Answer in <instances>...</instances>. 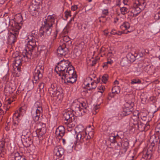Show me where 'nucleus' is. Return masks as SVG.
I'll use <instances>...</instances> for the list:
<instances>
[{"instance_id":"nucleus-2","label":"nucleus","mask_w":160,"mask_h":160,"mask_svg":"<svg viewBox=\"0 0 160 160\" xmlns=\"http://www.w3.org/2000/svg\"><path fill=\"white\" fill-rule=\"evenodd\" d=\"M71 108L72 109H69L66 110L63 115L65 118L64 123L69 128L72 127L71 123L75 121L76 115L81 116L84 113L87 112L86 108L84 109L80 108V104L78 102H73Z\"/></svg>"},{"instance_id":"nucleus-34","label":"nucleus","mask_w":160,"mask_h":160,"mask_svg":"<svg viewBox=\"0 0 160 160\" xmlns=\"http://www.w3.org/2000/svg\"><path fill=\"white\" fill-rule=\"evenodd\" d=\"M128 60L127 58H123L122 60L120 62L121 65L122 66H125L128 65Z\"/></svg>"},{"instance_id":"nucleus-52","label":"nucleus","mask_w":160,"mask_h":160,"mask_svg":"<svg viewBox=\"0 0 160 160\" xmlns=\"http://www.w3.org/2000/svg\"><path fill=\"white\" fill-rule=\"evenodd\" d=\"M78 6L74 5L72 6L71 7V9L72 11H75L78 9Z\"/></svg>"},{"instance_id":"nucleus-39","label":"nucleus","mask_w":160,"mask_h":160,"mask_svg":"<svg viewBox=\"0 0 160 160\" xmlns=\"http://www.w3.org/2000/svg\"><path fill=\"white\" fill-rule=\"evenodd\" d=\"M156 139H157L158 151L160 152V138L156 137Z\"/></svg>"},{"instance_id":"nucleus-12","label":"nucleus","mask_w":160,"mask_h":160,"mask_svg":"<svg viewBox=\"0 0 160 160\" xmlns=\"http://www.w3.org/2000/svg\"><path fill=\"white\" fill-rule=\"evenodd\" d=\"M93 134V131L89 132L88 134L85 131H79L76 135V139L78 142H80L81 143L86 142V143H87L89 142V139L91 138V136Z\"/></svg>"},{"instance_id":"nucleus-55","label":"nucleus","mask_w":160,"mask_h":160,"mask_svg":"<svg viewBox=\"0 0 160 160\" xmlns=\"http://www.w3.org/2000/svg\"><path fill=\"white\" fill-rule=\"evenodd\" d=\"M156 3H157V5L159 7L158 8L160 7V0H156Z\"/></svg>"},{"instance_id":"nucleus-11","label":"nucleus","mask_w":160,"mask_h":160,"mask_svg":"<svg viewBox=\"0 0 160 160\" xmlns=\"http://www.w3.org/2000/svg\"><path fill=\"white\" fill-rule=\"evenodd\" d=\"M146 3L144 0H136L133 6L132 12L137 15L145 8Z\"/></svg>"},{"instance_id":"nucleus-10","label":"nucleus","mask_w":160,"mask_h":160,"mask_svg":"<svg viewBox=\"0 0 160 160\" xmlns=\"http://www.w3.org/2000/svg\"><path fill=\"white\" fill-rule=\"evenodd\" d=\"M48 92L51 97H56L60 99L63 96V90L60 88H58L55 84H52L49 88Z\"/></svg>"},{"instance_id":"nucleus-21","label":"nucleus","mask_w":160,"mask_h":160,"mask_svg":"<svg viewBox=\"0 0 160 160\" xmlns=\"http://www.w3.org/2000/svg\"><path fill=\"white\" fill-rule=\"evenodd\" d=\"M68 52V49L66 48V45H63L59 46L57 50V52L58 55L64 56Z\"/></svg>"},{"instance_id":"nucleus-30","label":"nucleus","mask_w":160,"mask_h":160,"mask_svg":"<svg viewBox=\"0 0 160 160\" xmlns=\"http://www.w3.org/2000/svg\"><path fill=\"white\" fill-rule=\"evenodd\" d=\"M120 91L119 87L118 86H115L112 87V92L116 94L119 93Z\"/></svg>"},{"instance_id":"nucleus-6","label":"nucleus","mask_w":160,"mask_h":160,"mask_svg":"<svg viewBox=\"0 0 160 160\" xmlns=\"http://www.w3.org/2000/svg\"><path fill=\"white\" fill-rule=\"evenodd\" d=\"M12 21L11 28L8 33V42L11 44H14L16 41L19 33V30L21 28L18 23L13 20Z\"/></svg>"},{"instance_id":"nucleus-51","label":"nucleus","mask_w":160,"mask_h":160,"mask_svg":"<svg viewBox=\"0 0 160 160\" xmlns=\"http://www.w3.org/2000/svg\"><path fill=\"white\" fill-rule=\"evenodd\" d=\"M42 0H32V1H34L36 3L39 5L42 3Z\"/></svg>"},{"instance_id":"nucleus-16","label":"nucleus","mask_w":160,"mask_h":160,"mask_svg":"<svg viewBox=\"0 0 160 160\" xmlns=\"http://www.w3.org/2000/svg\"><path fill=\"white\" fill-rule=\"evenodd\" d=\"M64 149L60 146H58L54 148V158L56 160H62V159H60V158L64 154Z\"/></svg>"},{"instance_id":"nucleus-9","label":"nucleus","mask_w":160,"mask_h":160,"mask_svg":"<svg viewBox=\"0 0 160 160\" xmlns=\"http://www.w3.org/2000/svg\"><path fill=\"white\" fill-rule=\"evenodd\" d=\"M120 132H119L116 135H111L109 138V141L111 142L112 148L115 150H120L121 149L122 143L121 141L123 135H121Z\"/></svg>"},{"instance_id":"nucleus-3","label":"nucleus","mask_w":160,"mask_h":160,"mask_svg":"<svg viewBox=\"0 0 160 160\" xmlns=\"http://www.w3.org/2000/svg\"><path fill=\"white\" fill-rule=\"evenodd\" d=\"M42 112V109L41 103L39 102H36L34 104L31 113L34 122L37 124L40 123L42 126V128L37 129L36 131V133L38 137H41L44 135L46 131V124L42 123H40L41 120L40 119V116Z\"/></svg>"},{"instance_id":"nucleus-28","label":"nucleus","mask_w":160,"mask_h":160,"mask_svg":"<svg viewBox=\"0 0 160 160\" xmlns=\"http://www.w3.org/2000/svg\"><path fill=\"white\" fill-rule=\"evenodd\" d=\"M127 58L131 62H134L135 60V56L132 53H128L126 56Z\"/></svg>"},{"instance_id":"nucleus-22","label":"nucleus","mask_w":160,"mask_h":160,"mask_svg":"<svg viewBox=\"0 0 160 160\" xmlns=\"http://www.w3.org/2000/svg\"><path fill=\"white\" fill-rule=\"evenodd\" d=\"M150 127V126L149 123H144L140 121L139 124H138L135 129H138L141 131H145L148 130Z\"/></svg>"},{"instance_id":"nucleus-20","label":"nucleus","mask_w":160,"mask_h":160,"mask_svg":"<svg viewBox=\"0 0 160 160\" xmlns=\"http://www.w3.org/2000/svg\"><path fill=\"white\" fill-rule=\"evenodd\" d=\"M42 73L40 71L35 69L33 74V79L32 80L33 83L36 84L39 82L40 79L42 77Z\"/></svg>"},{"instance_id":"nucleus-63","label":"nucleus","mask_w":160,"mask_h":160,"mask_svg":"<svg viewBox=\"0 0 160 160\" xmlns=\"http://www.w3.org/2000/svg\"><path fill=\"white\" fill-rule=\"evenodd\" d=\"M13 102V100H11V99H10L8 100V104H10L11 103V102Z\"/></svg>"},{"instance_id":"nucleus-62","label":"nucleus","mask_w":160,"mask_h":160,"mask_svg":"<svg viewBox=\"0 0 160 160\" xmlns=\"http://www.w3.org/2000/svg\"><path fill=\"white\" fill-rule=\"evenodd\" d=\"M6 1H7V0H0V3L1 4H3Z\"/></svg>"},{"instance_id":"nucleus-27","label":"nucleus","mask_w":160,"mask_h":160,"mask_svg":"<svg viewBox=\"0 0 160 160\" xmlns=\"http://www.w3.org/2000/svg\"><path fill=\"white\" fill-rule=\"evenodd\" d=\"M153 69L154 68L152 66L147 65L146 67H145L144 70L149 74H151L152 73H154L153 72H152V71Z\"/></svg>"},{"instance_id":"nucleus-50","label":"nucleus","mask_w":160,"mask_h":160,"mask_svg":"<svg viewBox=\"0 0 160 160\" xmlns=\"http://www.w3.org/2000/svg\"><path fill=\"white\" fill-rule=\"evenodd\" d=\"M115 94L114 93H110L108 94V99H111L114 96V95Z\"/></svg>"},{"instance_id":"nucleus-1","label":"nucleus","mask_w":160,"mask_h":160,"mask_svg":"<svg viewBox=\"0 0 160 160\" xmlns=\"http://www.w3.org/2000/svg\"><path fill=\"white\" fill-rule=\"evenodd\" d=\"M55 71L61 78L62 82L68 85L73 84L76 81L77 76L74 68L68 60L63 59L58 63Z\"/></svg>"},{"instance_id":"nucleus-32","label":"nucleus","mask_w":160,"mask_h":160,"mask_svg":"<svg viewBox=\"0 0 160 160\" xmlns=\"http://www.w3.org/2000/svg\"><path fill=\"white\" fill-rule=\"evenodd\" d=\"M141 118H144V117L149 116V112H148L147 110H144L141 111L140 113Z\"/></svg>"},{"instance_id":"nucleus-13","label":"nucleus","mask_w":160,"mask_h":160,"mask_svg":"<svg viewBox=\"0 0 160 160\" xmlns=\"http://www.w3.org/2000/svg\"><path fill=\"white\" fill-rule=\"evenodd\" d=\"M134 106V102L128 101L124 104V107L122 114L123 116H126L131 114L133 110V107Z\"/></svg>"},{"instance_id":"nucleus-49","label":"nucleus","mask_w":160,"mask_h":160,"mask_svg":"<svg viewBox=\"0 0 160 160\" xmlns=\"http://www.w3.org/2000/svg\"><path fill=\"white\" fill-rule=\"evenodd\" d=\"M155 131L160 134V123L157 125L155 129Z\"/></svg>"},{"instance_id":"nucleus-23","label":"nucleus","mask_w":160,"mask_h":160,"mask_svg":"<svg viewBox=\"0 0 160 160\" xmlns=\"http://www.w3.org/2000/svg\"><path fill=\"white\" fill-rule=\"evenodd\" d=\"M39 5L36 3H32L29 7V11L32 16L35 15L37 13V10L39 8Z\"/></svg>"},{"instance_id":"nucleus-58","label":"nucleus","mask_w":160,"mask_h":160,"mask_svg":"<svg viewBox=\"0 0 160 160\" xmlns=\"http://www.w3.org/2000/svg\"><path fill=\"white\" fill-rule=\"evenodd\" d=\"M97 61V60H94L92 61V66H94L95 65Z\"/></svg>"},{"instance_id":"nucleus-29","label":"nucleus","mask_w":160,"mask_h":160,"mask_svg":"<svg viewBox=\"0 0 160 160\" xmlns=\"http://www.w3.org/2000/svg\"><path fill=\"white\" fill-rule=\"evenodd\" d=\"M130 24L128 22H125L120 26L122 30H127L129 28Z\"/></svg>"},{"instance_id":"nucleus-56","label":"nucleus","mask_w":160,"mask_h":160,"mask_svg":"<svg viewBox=\"0 0 160 160\" xmlns=\"http://www.w3.org/2000/svg\"><path fill=\"white\" fill-rule=\"evenodd\" d=\"M132 158L130 159L129 160H133L134 159H137V157H136L134 155H132L130 156Z\"/></svg>"},{"instance_id":"nucleus-40","label":"nucleus","mask_w":160,"mask_h":160,"mask_svg":"<svg viewBox=\"0 0 160 160\" xmlns=\"http://www.w3.org/2000/svg\"><path fill=\"white\" fill-rule=\"evenodd\" d=\"M98 89L99 90L98 92L102 93L105 89L104 86L101 85L98 88Z\"/></svg>"},{"instance_id":"nucleus-57","label":"nucleus","mask_w":160,"mask_h":160,"mask_svg":"<svg viewBox=\"0 0 160 160\" xmlns=\"http://www.w3.org/2000/svg\"><path fill=\"white\" fill-rule=\"evenodd\" d=\"M81 104H82V107H83V108H82L84 109H85V108H86V110H87V107H85V105H86L85 103L84 102L82 103H81Z\"/></svg>"},{"instance_id":"nucleus-54","label":"nucleus","mask_w":160,"mask_h":160,"mask_svg":"<svg viewBox=\"0 0 160 160\" xmlns=\"http://www.w3.org/2000/svg\"><path fill=\"white\" fill-rule=\"evenodd\" d=\"M20 125V124H19L14 125H12V130H15V129H16L17 127H18V126H19Z\"/></svg>"},{"instance_id":"nucleus-14","label":"nucleus","mask_w":160,"mask_h":160,"mask_svg":"<svg viewBox=\"0 0 160 160\" xmlns=\"http://www.w3.org/2000/svg\"><path fill=\"white\" fill-rule=\"evenodd\" d=\"M23 110L21 108L19 110L16 111L13 115V121L12 125L20 124L19 121L23 115L22 110Z\"/></svg>"},{"instance_id":"nucleus-24","label":"nucleus","mask_w":160,"mask_h":160,"mask_svg":"<svg viewBox=\"0 0 160 160\" xmlns=\"http://www.w3.org/2000/svg\"><path fill=\"white\" fill-rule=\"evenodd\" d=\"M46 48L44 46H39L38 48H36V51L34 52L33 54H32V58H35L38 57L39 54L42 52H44Z\"/></svg>"},{"instance_id":"nucleus-44","label":"nucleus","mask_w":160,"mask_h":160,"mask_svg":"<svg viewBox=\"0 0 160 160\" xmlns=\"http://www.w3.org/2000/svg\"><path fill=\"white\" fill-rule=\"evenodd\" d=\"M5 147V142H0V151L2 152L3 149Z\"/></svg>"},{"instance_id":"nucleus-59","label":"nucleus","mask_w":160,"mask_h":160,"mask_svg":"<svg viewBox=\"0 0 160 160\" xmlns=\"http://www.w3.org/2000/svg\"><path fill=\"white\" fill-rule=\"evenodd\" d=\"M117 32L114 30H112L111 32V34L115 35L116 34Z\"/></svg>"},{"instance_id":"nucleus-37","label":"nucleus","mask_w":160,"mask_h":160,"mask_svg":"<svg viewBox=\"0 0 160 160\" xmlns=\"http://www.w3.org/2000/svg\"><path fill=\"white\" fill-rule=\"evenodd\" d=\"M108 76L107 74H105L102 77V81L104 83H106L107 81Z\"/></svg>"},{"instance_id":"nucleus-41","label":"nucleus","mask_w":160,"mask_h":160,"mask_svg":"<svg viewBox=\"0 0 160 160\" xmlns=\"http://www.w3.org/2000/svg\"><path fill=\"white\" fill-rule=\"evenodd\" d=\"M22 130V128L20 125L13 131L15 132L16 133H19V132L21 131Z\"/></svg>"},{"instance_id":"nucleus-36","label":"nucleus","mask_w":160,"mask_h":160,"mask_svg":"<svg viewBox=\"0 0 160 160\" xmlns=\"http://www.w3.org/2000/svg\"><path fill=\"white\" fill-rule=\"evenodd\" d=\"M121 13L123 15H125L128 12V9L126 7H123L120 8Z\"/></svg>"},{"instance_id":"nucleus-45","label":"nucleus","mask_w":160,"mask_h":160,"mask_svg":"<svg viewBox=\"0 0 160 160\" xmlns=\"http://www.w3.org/2000/svg\"><path fill=\"white\" fill-rule=\"evenodd\" d=\"M64 14L65 15V17H66V19H67L69 16L71 17V11H66L65 12Z\"/></svg>"},{"instance_id":"nucleus-19","label":"nucleus","mask_w":160,"mask_h":160,"mask_svg":"<svg viewBox=\"0 0 160 160\" xmlns=\"http://www.w3.org/2000/svg\"><path fill=\"white\" fill-rule=\"evenodd\" d=\"M65 133V128L62 126H59L56 130V136L59 139H61Z\"/></svg>"},{"instance_id":"nucleus-47","label":"nucleus","mask_w":160,"mask_h":160,"mask_svg":"<svg viewBox=\"0 0 160 160\" xmlns=\"http://www.w3.org/2000/svg\"><path fill=\"white\" fill-rule=\"evenodd\" d=\"M141 81L139 80H137L136 79H133L132 81L131 84H134L135 83H140Z\"/></svg>"},{"instance_id":"nucleus-42","label":"nucleus","mask_w":160,"mask_h":160,"mask_svg":"<svg viewBox=\"0 0 160 160\" xmlns=\"http://www.w3.org/2000/svg\"><path fill=\"white\" fill-rule=\"evenodd\" d=\"M149 116L145 117H144V118H142L141 119L142 121L145 122V123H149L148 122L150 120L149 119Z\"/></svg>"},{"instance_id":"nucleus-46","label":"nucleus","mask_w":160,"mask_h":160,"mask_svg":"<svg viewBox=\"0 0 160 160\" xmlns=\"http://www.w3.org/2000/svg\"><path fill=\"white\" fill-rule=\"evenodd\" d=\"M131 32V31H129L128 30L127 32H125L124 31H118L117 32V33L116 34L118 35H121L123 33H125V34H127L128 32Z\"/></svg>"},{"instance_id":"nucleus-18","label":"nucleus","mask_w":160,"mask_h":160,"mask_svg":"<svg viewBox=\"0 0 160 160\" xmlns=\"http://www.w3.org/2000/svg\"><path fill=\"white\" fill-rule=\"evenodd\" d=\"M92 78L91 77H89L87 78L86 80L84 82V84L85 85L87 89L88 90L94 89H95L97 87V82H92L91 83L90 86L89 83L88 82V81L89 80L92 81Z\"/></svg>"},{"instance_id":"nucleus-43","label":"nucleus","mask_w":160,"mask_h":160,"mask_svg":"<svg viewBox=\"0 0 160 160\" xmlns=\"http://www.w3.org/2000/svg\"><path fill=\"white\" fill-rule=\"evenodd\" d=\"M154 18L156 20L160 19V12L156 13L154 16Z\"/></svg>"},{"instance_id":"nucleus-33","label":"nucleus","mask_w":160,"mask_h":160,"mask_svg":"<svg viewBox=\"0 0 160 160\" xmlns=\"http://www.w3.org/2000/svg\"><path fill=\"white\" fill-rule=\"evenodd\" d=\"M11 21H10V19L8 17H7L4 20V21L3 22V23H4L6 26H11Z\"/></svg>"},{"instance_id":"nucleus-38","label":"nucleus","mask_w":160,"mask_h":160,"mask_svg":"<svg viewBox=\"0 0 160 160\" xmlns=\"http://www.w3.org/2000/svg\"><path fill=\"white\" fill-rule=\"evenodd\" d=\"M63 40L64 42H70V43H71V42L70 41V38L68 36H65L63 37Z\"/></svg>"},{"instance_id":"nucleus-5","label":"nucleus","mask_w":160,"mask_h":160,"mask_svg":"<svg viewBox=\"0 0 160 160\" xmlns=\"http://www.w3.org/2000/svg\"><path fill=\"white\" fill-rule=\"evenodd\" d=\"M38 36L36 34L35 31H32L31 34L28 36V44L23 52H25L26 54H29L32 57V54H33L34 52L36 51L37 46L36 45V41L35 39H38Z\"/></svg>"},{"instance_id":"nucleus-25","label":"nucleus","mask_w":160,"mask_h":160,"mask_svg":"<svg viewBox=\"0 0 160 160\" xmlns=\"http://www.w3.org/2000/svg\"><path fill=\"white\" fill-rule=\"evenodd\" d=\"M122 143V148L121 150L122 151V152L125 153L126 152L129 147V141L127 138H124Z\"/></svg>"},{"instance_id":"nucleus-4","label":"nucleus","mask_w":160,"mask_h":160,"mask_svg":"<svg viewBox=\"0 0 160 160\" xmlns=\"http://www.w3.org/2000/svg\"><path fill=\"white\" fill-rule=\"evenodd\" d=\"M56 17L54 15H48L43 22L40 28L39 36L42 39H44L51 33L52 25L54 23Z\"/></svg>"},{"instance_id":"nucleus-60","label":"nucleus","mask_w":160,"mask_h":160,"mask_svg":"<svg viewBox=\"0 0 160 160\" xmlns=\"http://www.w3.org/2000/svg\"><path fill=\"white\" fill-rule=\"evenodd\" d=\"M94 108L95 110V111L96 112V113L97 112L96 110H97L99 108V106H95Z\"/></svg>"},{"instance_id":"nucleus-17","label":"nucleus","mask_w":160,"mask_h":160,"mask_svg":"<svg viewBox=\"0 0 160 160\" xmlns=\"http://www.w3.org/2000/svg\"><path fill=\"white\" fill-rule=\"evenodd\" d=\"M22 141L24 146L26 147H28L32 144L33 143L32 139V137L28 136L22 135Z\"/></svg>"},{"instance_id":"nucleus-61","label":"nucleus","mask_w":160,"mask_h":160,"mask_svg":"<svg viewBox=\"0 0 160 160\" xmlns=\"http://www.w3.org/2000/svg\"><path fill=\"white\" fill-rule=\"evenodd\" d=\"M108 67V64L107 62H105L103 63V65L102 66V67L103 68H107Z\"/></svg>"},{"instance_id":"nucleus-53","label":"nucleus","mask_w":160,"mask_h":160,"mask_svg":"<svg viewBox=\"0 0 160 160\" xmlns=\"http://www.w3.org/2000/svg\"><path fill=\"white\" fill-rule=\"evenodd\" d=\"M44 84L42 82L39 84L38 87L40 89H43L44 87Z\"/></svg>"},{"instance_id":"nucleus-64","label":"nucleus","mask_w":160,"mask_h":160,"mask_svg":"<svg viewBox=\"0 0 160 160\" xmlns=\"http://www.w3.org/2000/svg\"><path fill=\"white\" fill-rule=\"evenodd\" d=\"M118 20V18H114V22L115 23H116L117 21Z\"/></svg>"},{"instance_id":"nucleus-7","label":"nucleus","mask_w":160,"mask_h":160,"mask_svg":"<svg viewBox=\"0 0 160 160\" xmlns=\"http://www.w3.org/2000/svg\"><path fill=\"white\" fill-rule=\"evenodd\" d=\"M149 141L151 144L147 150V151L142 156V158L145 159V160H149L151 158V154L148 153L149 151L154 152L158 148L157 139H156V137L155 136H152Z\"/></svg>"},{"instance_id":"nucleus-35","label":"nucleus","mask_w":160,"mask_h":160,"mask_svg":"<svg viewBox=\"0 0 160 160\" xmlns=\"http://www.w3.org/2000/svg\"><path fill=\"white\" fill-rule=\"evenodd\" d=\"M70 28V26L69 25H67L63 29L62 32L66 34L68 33L69 31Z\"/></svg>"},{"instance_id":"nucleus-48","label":"nucleus","mask_w":160,"mask_h":160,"mask_svg":"<svg viewBox=\"0 0 160 160\" xmlns=\"http://www.w3.org/2000/svg\"><path fill=\"white\" fill-rule=\"evenodd\" d=\"M102 14L105 16L107 15L108 13V9H105L102 10Z\"/></svg>"},{"instance_id":"nucleus-8","label":"nucleus","mask_w":160,"mask_h":160,"mask_svg":"<svg viewBox=\"0 0 160 160\" xmlns=\"http://www.w3.org/2000/svg\"><path fill=\"white\" fill-rule=\"evenodd\" d=\"M32 58V57L29 54H26L25 52H22V55H18L15 57L14 59L13 63L14 64V66L16 67L15 69H17L18 71H20V66L22 65V61L27 62Z\"/></svg>"},{"instance_id":"nucleus-15","label":"nucleus","mask_w":160,"mask_h":160,"mask_svg":"<svg viewBox=\"0 0 160 160\" xmlns=\"http://www.w3.org/2000/svg\"><path fill=\"white\" fill-rule=\"evenodd\" d=\"M137 115L133 114L131 116L130 120V127H131V130H132L133 129H135L140 121L139 116V113L138 111H137Z\"/></svg>"},{"instance_id":"nucleus-31","label":"nucleus","mask_w":160,"mask_h":160,"mask_svg":"<svg viewBox=\"0 0 160 160\" xmlns=\"http://www.w3.org/2000/svg\"><path fill=\"white\" fill-rule=\"evenodd\" d=\"M44 68L43 66L41 65L40 63H38L35 69L38 71H40L41 72L43 73L44 71Z\"/></svg>"},{"instance_id":"nucleus-26","label":"nucleus","mask_w":160,"mask_h":160,"mask_svg":"<svg viewBox=\"0 0 160 160\" xmlns=\"http://www.w3.org/2000/svg\"><path fill=\"white\" fill-rule=\"evenodd\" d=\"M12 157L14 158L15 160H20L22 159V160H26L25 156L22 155V154L21 155L18 152H17L12 155Z\"/></svg>"}]
</instances>
